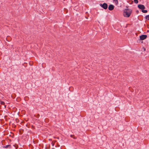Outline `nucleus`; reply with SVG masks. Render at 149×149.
<instances>
[{
  "mask_svg": "<svg viewBox=\"0 0 149 149\" xmlns=\"http://www.w3.org/2000/svg\"><path fill=\"white\" fill-rule=\"evenodd\" d=\"M142 12L144 13H146L147 12V10H142Z\"/></svg>",
  "mask_w": 149,
  "mask_h": 149,
  "instance_id": "obj_8",
  "label": "nucleus"
},
{
  "mask_svg": "<svg viewBox=\"0 0 149 149\" xmlns=\"http://www.w3.org/2000/svg\"><path fill=\"white\" fill-rule=\"evenodd\" d=\"M114 6L112 4L110 5L108 7V9L110 10H113L114 8Z\"/></svg>",
  "mask_w": 149,
  "mask_h": 149,
  "instance_id": "obj_4",
  "label": "nucleus"
},
{
  "mask_svg": "<svg viewBox=\"0 0 149 149\" xmlns=\"http://www.w3.org/2000/svg\"><path fill=\"white\" fill-rule=\"evenodd\" d=\"M147 37L146 35H142L140 36V38L141 40H143L146 39Z\"/></svg>",
  "mask_w": 149,
  "mask_h": 149,
  "instance_id": "obj_3",
  "label": "nucleus"
},
{
  "mask_svg": "<svg viewBox=\"0 0 149 149\" xmlns=\"http://www.w3.org/2000/svg\"><path fill=\"white\" fill-rule=\"evenodd\" d=\"M100 6L104 9H106L108 8V5L107 3H104L103 4H100Z\"/></svg>",
  "mask_w": 149,
  "mask_h": 149,
  "instance_id": "obj_2",
  "label": "nucleus"
},
{
  "mask_svg": "<svg viewBox=\"0 0 149 149\" xmlns=\"http://www.w3.org/2000/svg\"><path fill=\"white\" fill-rule=\"evenodd\" d=\"M113 1L115 2V3L117 4L118 3V0H113Z\"/></svg>",
  "mask_w": 149,
  "mask_h": 149,
  "instance_id": "obj_9",
  "label": "nucleus"
},
{
  "mask_svg": "<svg viewBox=\"0 0 149 149\" xmlns=\"http://www.w3.org/2000/svg\"><path fill=\"white\" fill-rule=\"evenodd\" d=\"M6 107V105H5V107Z\"/></svg>",
  "mask_w": 149,
  "mask_h": 149,
  "instance_id": "obj_13",
  "label": "nucleus"
},
{
  "mask_svg": "<svg viewBox=\"0 0 149 149\" xmlns=\"http://www.w3.org/2000/svg\"><path fill=\"white\" fill-rule=\"evenodd\" d=\"M8 147L10 148L11 146L10 145H7L5 147V148H8Z\"/></svg>",
  "mask_w": 149,
  "mask_h": 149,
  "instance_id": "obj_11",
  "label": "nucleus"
},
{
  "mask_svg": "<svg viewBox=\"0 0 149 149\" xmlns=\"http://www.w3.org/2000/svg\"><path fill=\"white\" fill-rule=\"evenodd\" d=\"M132 10L129 8H126L124 10L123 15L126 17H129L132 13Z\"/></svg>",
  "mask_w": 149,
  "mask_h": 149,
  "instance_id": "obj_1",
  "label": "nucleus"
},
{
  "mask_svg": "<svg viewBox=\"0 0 149 149\" xmlns=\"http://www.w3.org/2000/svg\"><path fill=\"white\" fill-rule=\"evenodd\" d=\"M145 17L146 19H147L149 21V15H146Z\"/></svg>",
  "mask_w": 149,
  "mask_h": 149,
  "instance_id": "obj_7",
  "label": "nucleus"
},
{
  "mask_svg": "<svg viewBox=\"0 0 149 149\" xmlns=\"http://www.w3.org/2000/svg\"><path fill=\"white\" fill-rule=\"evenodd\" d=\"M134 2L135 3H137L138 2V0H134Z\"/></svg>",
  "mask_w": 149,
  "mask_h": 149,
  "instance_id": "obj_12",
  "label": "nucleus"
},
{
  "mask_svg": "<svg viewBox=\"0 0 149 149\" xmlns=\"http://www.w3.org/2000/svg\"><path fill=\"white\" fill-rule=\"evenodd\" d=\"M0 104L2 105H5V103L3 101H0Z\"/></svg>",
  "mask_w": 149,
  "mask_h": 149,
  "instance_id": "obj_10",
  "label": "nucleus"
},
{
  "mask_svg": "<svg viewBox=\"0 0 149 149\" xmlns=\"http://www.w3.org/2000/svg\"><path fill=\"white\" fill-rule=\"evenodd\" d=\"M70 136L72 138L74 139H76V138L74 136V135H71Z\"/></svg>",
  "mask_w": 149,
  "mask_h": 149,
  "instance_id": "obj_6",
  "label": "nucleus"
},
{
  "mask_svg": "<svg viewBox=\"0 0 149 149\" xmlns=\"http://www.w3.org/2000/svg\"><path fill=\"white\" fill-rule=\"evenodd\" d=\"M138 7L139 9L142 10L145 8L144 6L142 4H139L138 5Z\"/></svg>",
  "mask_w": 149,
  "mask_h": 149,
  "instance_id": "obj_5",
  "label": "nucleus"
}]
</instances>
